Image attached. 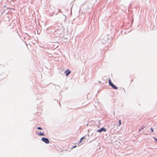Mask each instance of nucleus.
I'll use <instances>...</instances> for the list:
<instances>
[{
    "mask_svg": "<svg viewBox=\"0 0 157 157\" xmlns=\"http://www.w3.org/2000/svg\"><path fill=\"white\" fill-rule=\"evenodd\" d=\"M107 130L105 128L103 127L97 130V132L101 133L102 132H105Z\"/></svg>",
    "mask_w": 157,
    "mask_h": 157,
    "instance_id": "7ed1b4c3",
    "label": "nucleus"
},
{
    "mask_svg": "<svg viewBox=\"0 0 157 157\" xmlns=\"http://www.w3.org/2000/svg\"><path fill=\"white\" fill-rule=\"evenodd\" d=\"M121 124V120H119V126H120Z\"/></svg>",
    "mask_w": 157,
    "mask_h": 157,
    "instance_id": "423d86ee",
    "label": "nucleus"
},
{
    "mask_svg": "<svg viewBox=\"0 0 157 157\" xmlns=\"http://www.w3.org/2000/svg\"><path fill=\"white\" fill-rule=\"evenodd\" d=\"M37 134L40 136H44L45 134L43 132H39Z\"/></svg>",
    "mask_w": 157,
    "mask_h": 157,
    "instance_id": "39448f33",
    "label": "nucleus"
},
{
    "mask_svg": "<svg viewBox=\"0 0 157 157\" xmlns=\"http://www.w3.org/2000/svg\"><path fill=\"white\" fill-rule=\"evenodd\" d=\"M41 140L46 144H48L49 143V139L46 138L44 137H42L41 138Z\"/></svg>",
    "mask_w": 157,
    "mask_h": 157,
    "instance_id": "f257e3e1",
    "label": "nucleus"
},
{
    "mask_svg": "<svg viewBox=\"0 0 157 157\" xmlns=\"http://www.w3.org/2000/svg\"><path fill=\"white\" fill-rule=\"evenodd\" d=\"M84 139V137H82L80 140V142H81L82 141V140Z\"/></svg>",
    "mask_w": 157,
    "mask_h": 157,
    "instance_id": "0eeeda50",
    "label": "nucleus"
},
{
    "mask_svg": "<svg viewBox=\"0 0 157 157\" xmlns=\"http://www.w3.org/2000/svg\"><path fill=\"white\" fill-rule=\"evenodd\" d=\"M144 127H142L140 129H139V131H141L144 128Z\"/></svg>",
    "mask_w": 157,
    "mask_h": 157,
    "instance_id": "1a4fd4ad",
    "label": "nucleus"
},
{
    "mask_svg": "<svg viewBox=\"0 0 157 157\" xmlns=\"http://www.w3.org/2000/svg\"><path fill=\"white\" fill-rule=\"evenodd\" d=\"M37 129L38 130H42V128L40 127H37Z\"/></svg>",
    "mask_w": 157,
    "mask_h": 157,
    "instance_id": "6e6552de",
    "label": "nucleus"
},
{
    "mask_svg": "<svg viewBox=\"0 0 157 157\" xmlns=\"http://www.w3.org/2000/svg\"><path fill=\"white\" fill-rule=\"evenodd\" d=\"M76 147H77V145H75L73 147H72V148H74Z\"/></svg>",
    "mask_w": 157,
    "mask_h": 157,
    "instance_id": "f8f14e48",
    "label": "nucleus"
},
{
    "mask_svg": "<svg viewBox=\"0 0 157 157\" xmlns=\"http://www.w3.org/2000/svg\"><path fill=\"white\" fill-rule=\"evenodd\" d=\"M153 138L155 140V142H157V138H155V137H154Z\"/></svg>",
    "mask_w": 157,
    "mask_h": 157,
    "instance_id": "9d476101",
    "label": "nucleus"
},
{
    "mask_svg": "<svg viewBox=\"0 0 157 157\" xmlns=\"http://www.w3.org/2000/svg\"><path fill=\"white\" fill-rule=\"evenodd\" d=\"M71 73V71L68 69L66 70L65 71V73L66 74V76H68Z\"/></svg>",
    "mask_w": 157,
    "mask_h": 157,
    "instance_id": "20e7f679",
    "label": "nucleus"
},
{
    "mask_svg": "<svg viewBox=\"0 0 157 157\" xmlns=\"http://www.w3.org/2000/svg\"><path fill=\"white\" fill-rule=\"evenodd\" d=\"M150 130H151V132H153L154 131V129L152 128H150Z\"/></svg>",
    "mask_w": 157,
    "mask_h": 157,
    "instance_id": "9b49d317",
    "label": "nucleus"
},
{
    "mask_svg": "<svg viewBox=\"0 0 157 157\" xmlns=\"http://www.w3.org/2000/svg\"><path fill=\"white\" fill-rule=\"evenodd\" d=\"M109 85L114 89H117V87L115 86L111 82V80L110 79H109Z\"/></svg>",
    "mask_w": 157,
    "mask_h": 157,
    "instance_id": "f03ea898",
    "label": "nucleus"
}]
</instances>
